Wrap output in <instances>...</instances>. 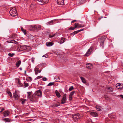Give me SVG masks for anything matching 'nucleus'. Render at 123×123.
Here are the masks:
<instances>
[{
  "label": "nucleus",
  "instance_id": "nucleus-12",
  "mask_svg": "<svg viewBox=\"0 0 123 123\" xmlns=\"http://www.w3.org/2000/svg\"><path fill=\"white\" fill-rule=\"evenodd\" d=\"M36 7L35 4L34 3H33L31 5L30 8V9L33 10L36 8Z\"/></svg>",
  "mask_w": 123,
  "mask_h": 123
},
{
  "label": "nucleus",
  "instance_id": "nucleus-31",
  "mask_svg": "<svg viewBox=\"0 0 123 123\" xmlns=\"http://www.w3.org/2000/svg\"><path fill=\"white\" fill-rule=\"evenodd\" d=\"M27 100L26 99H23L21 100V104H24L26 101Z\"/></svg>",
  "mask_w": 123,
  "mask_h": 123
},
{
  "label": "nucleus",
  "instance_id": "nucleus-60",
  "mask_svg": "<svg viewBox=\"0 0 123 123\" xmlns=\"http://www.w3.org/2000/svg\"><path fill=\"white\" fill-rule=\"evenodd\" d=\"M11 43H13V42H11Z\"/></svg>",
  "mask_w": 123,
  "mask_h": 123
},
{
  "label": "nucleus",
  "instance_id": "nucleus-4",
  "mask_svg": "<svg viewBox=\"0 0 123 123\" xmlns=\"http://www.w3.org/2000/svg\"><path fill=\"white\" fill-rule=\"evenodd\" d=\"M93 47L92 46L88 50L86 53L84 55L85 56H88L90 55L92 51Z\"/></svg>",
  "mask_w": 123,
  "mask_h": 123
},
{
  "label": "nucleus",
  "instance_id": "nucleus-8",
  "mask_svg": "<svg viewBox=\"0 0 123 123\" xmlns=\"http://www.w3.org/2000/svg\"><path fill=\"white\" fill-rule=\"evenodd\" d=\"M39 66L36 67L35 69V74L36 75H37L38 73H40L41 72V69L38 68Z\"/></svg>",
  "mask_w": 123,
  "mask_h": 123
},
{
  "label": "nucleus",
  "instance_id": "nucleus-58",
  "mask_svg": "<svg viewBox=\"0 0 123 123\" xmlns=\"http://www.w3.org/2000/svg\"><path fill=\"white\" fill-rule=\"evenodd\" d=\"M103 43H104V42L103 41V42H102V43L103 44Z\"/></svg>",
  "mask_w": 123,
  "mask_h": 123
},
{
  "label": "nucleus",
  "instance_id": "nucleus-10",
  "mask_svg": "<svg viewBox=\"0 0 123 123\" xmlns=\"http://www.w3.org/2000/svg\"><path fill=\"white\" fill-rule=\"evenodd\" d=\"M66 99V94H65L64 95L63 98L61 100V103L62 104H63L65 103Z\"/></svg>",
  "mask_w": 123,
  "mask_h": 123
},
{
  "label": "nucleus",
  "instance_id": "nucleus-48",
  "mask_svg": "<svg viewBox=\"0 0 123 123\" xmlns=\"http://www.w3.org/2000/svg\"><path fill=\"white\" fill-rule=\"evenodd\" d=\"M69 99L70 100H71L72 99V96H70L69 95Z\"/></svg>",
  "mask_w": 123,
  "mask_h": 123
},
{
  "label": "nucleus",
  "instance_id": "nucleus-3",
  "mask_svg": "<svg viewBox=\"0 0 123 123\" xmlns=\"http://www.w3.org/2000/svg\"><path fill=\"white\" fill-rule=\"evenodd\" d=\"M38 97H37V96L34 93L30 98V101L32 102H35L38 99Z\"/></svg>",
  "mask_w": 123,
  "mask_h": 123
},
{
  "label": "nucleus",
  "instance_id": "nucleus-18",
  "mask_svg": "<svg viewBox=\"0 0 123 123\" xmlns=\"http://www.w3.org/2000/svg\"><path fill=\"white\" fill-rule=\"evenodd\" d=\"M86 67L89 69H91L93 68V66L90 63H88L86 65Z\"/></svg>",
  "mask_w": 123,
  "mask_h": 123
},
{
  "label": "nucleus",
  "instance_id": "nucleus-44",
  "mask_svg": "<svg viewBox=\"0 0 123 123\" xmlns=\"http://www.w3.org/2000/svg\"><path fill=\"white\" fill-rule=\"evenodd\" d=\"M59 106L60 105H58L57 104H55L54 105V106L55 107H57Z\"/></svg>",
  "mask_w": 123,
  "mask_h": 123
},
{
  "label": "nucleus",
  "instance_id": "nucleus-7",
  "mask_svg": "<svg viewBox=\"0 0 123 123\" xmlns=\"http://www.w3.org/2000/svg\"><path fill=\"white\" fill-rule=\"evenodd\" d=\"M38 1L39 4H42V3H47L49 2V0H37Z\"/></svg>",
  "mask_w": 123,
  "mask_h": 123
},
{
  "label": "nucleus",
  "instance_id": "nucleus-24",
  "mask_svg": "<svg viewBox=\"0 0 123 123\" xmlns=\"http://www.w3.org/2000/svg\"><path fill=\"white\" fill-rule=\"evenodd\" d=\"M76 26H77V27H78L79 28L80 27H84V26L83 25H82L80 24L79 23H75Z\"/></svg>",
  "mask_w": 123,
  "mask_h": 123
},
{
  "label": "nucleus",
  "instance_id": "nucleus-19",
  "mask_svg": "<svg viewBox=\"0 0 123 123\" xmlns=\"http://www.w3.org/2000/svg\"><path fill=\"white\" fill-rule=\"evenodd\" d=\"M46 44L47 46H51L53 45V43L51 42H47L46 43Z\"/></svg>",
  "mask_w": 123,
  "mask_h": 123
},
{
  "label": "nucleus",
  "instance_id": "nucleus-9",
  "mask_svg": "<svg viewBox=\"0 0 123 123\" xmlns=\"http://www.w3.org/2000/svg\"><path fill=\"white\" fill-rule=\"evenodd\" d=\"M80 117V114L79 113L74 115L73 117V118L76 120L79 119Z\"/></svg>",
  "mask_w": 123,
  "mask_h": 123
},
{
  "label": "nucleus",
  "instance_id": "nucleus-5",
  "mask_svg": "<svg viewBox=\"0 0 123 123\" xmlns=\"http://www.w3.org/2000/svg\"><path fill=\"white\" fill-rule=\"evenodd\" d=\"M13 97L15 100H17L20 97V95L17 94L16 92L14 93L13 94Z\"/></svg>",
  "mask_w": 123,
  "mask_h": 123
},
{
  "label": "nucleus",
  "instance_id": "nucleus-41",
  "mask_svg": "<svg viewBox=\"0 0 123 123\" xmlns=\"http://www.w3.org/2000/svg\"><path fill=\"white\" fill-rule=\"evenodd\" d=\"M16 80L18 83H20V81L18 78H16Z\"/></svg>",
  "mask_w": 123,
  "mask_h": 123
},
{
  "label": "nucleus",
  "instance_id": "nucleus-30",
  "mask_svg": "<svg viewBox=\"0 0 123 123\" xmlns=\"http://www.w3.org/2000/svg\"><path fill=\"white\" fill-rule=\"evenodd\" d=\"M27 93L28 98H30V96L32 94V91L27 92Z\"/></svg>",
  "mask_w": 123,
  "mask_h": 123
},
{
  "label": "nucleus",
  "instance_id": "nucleus-21",
  "mask_svg": "<svg viewBox=\"0 0 123 123\" xmlns=\"http://www.w3.org/2000/svg\"><path fill=\"white\" fill-rule=\"evenodd\" d=\"M80 79L81 80L82 82L84 83H86V80H85V78L82 77H80Z\"/></svg>",
  "mask_w": 123,
  "mask_h": 123
},
{
  "label": "nucleus",
  "instance_id": "nucleus-23",
  "mask_svg": "<svg viewBox=\"0 0 123 123\" xmlns=\"http://www.w3.org/2000/svg\"><path fill=\"white\" fill-rule=\"evenodd\" d=\"M65 41V38H62L60 40L59 43L60 44H62L64 43Z\"/></svg>",
  "mask_w": 123,
  "mask_h": 123
},
{
  "label": "nucleus",
  "instance_id": "nucleus-54",
  "mask_svg": "<svg viewBox=\"0 0 123 123\" xmlns=\"http://www.w3.org/2000/svg\"><path fill=\"white\" fill-rule=\"evenodd\" d=\"M111 114L109 115V117H110L112 118V117H111Z\"/></svg>",
  "mask_w": 123,
  "mask_h": 123
},
{
  "label": "nucleus",
  "instance_id": "nucleus-1",
  "mask_svg": "<svg viewBox=\"0 0 123 123\" xmlns=\"http://www.w3.org/2000/svg\"><path fill=\"white\" fill-rule=\"evenodd\" d=\"M31 48L29 46H27L25 45L20 46L18 48V50L19 51L25 50L26 51H29L31 50Z\"/></svg>",
  "mask_w": 123,
  "mask_h": 123
},
{
  "label": "nucleus",
  "instance_id": "nucleus-42",
  "mask_svg": "<svg viewBox=\"0 0 123 123\" xmlns=\"http://www.w3.org/2000/svg\"><path fill=\"white\" fill-rule=\"evenodd\" d=\"M73 89V86H71L69 89L68 91H72Z\"/></svg>",
  "mask_w": 123,
  "mask_h": 123
},
{
  "label": "nucleus",
  "instance_id": "nucleus-55",
  "mask_svg": "<svg viewBox=\"0 0 123 123\" xmlns=\"http://www.w3.org/2000/svg\"><path fill=\"white\" fill-rule=\"evenodd\" d=\"M19 68L20 70L21 71L22 70V68L21 67Z\"/></svg>",
  "mask_w": 123,
  "mask_h": 123
},
{
  "label": "nucleus",
  "instance_id": "nucleus-15",
  "mask_svg": "<svg viewBox=\"0 0 123 123\" xmlns=\"http://www.w3.org/2000/svg\"><path fill=\"white\" fill-rule=\"evenodd\" d=\"M2 120L5 122H9L12 121L11 120L8 118H4L2 119Z\"/></svg>",
  "mask_w": 123,
  "mask_h": 123
},
{
  "label": "nucleus",
  "instance_id": "nucleus-46",
  "mask_svg": "<svg viewBox=\"0 0 123 123\" xmlns=\"http://www.w3.org/2000/svg\"><path fill=\"white\" fill-rule=\"evenodd\" d=\"M34 59H35L33 57L32 58H31L32 62V63H34Z\"/></svg>",
  "mask_w": 123,
  "mask_h": 123
},
{
  "label": "nucleus",
  "instance_id": "nucleus-47",
  "mask_svg": "<svg viewBox=\"0 0 123 123\" xmlns=\"http://www.w3.org/2000/svg\"><path fill=\"white\" fill-rule=\"evenodd\" d=\"M55 35V34L53 35L52 36L51 35H50L49 36V38H51L53 37L54 35Z\"/></svg>",
  "mask_w": 123,
  "mask_h": 123
},
{
  "label": "nucleus",
  "instance_id": "nucleus-26",
  "mask_svg": "<svg viewBox=\"0 0 123 123\" xmlns=\"http://www.w3.org/2000/svg\"><path fill=\"white\" fill-rule=\"evenodd\" d=\"M21 29L25 35H26L27 34L26 30L24 29L22 27H21Z\"/></svg>",
  "mask_w": 123,
  "mask_h": 123
},
{
  "label": "nucleus",
  "instance_id": "nucleus-16",
  "mask_svg": "<svg viewBox=\"0 0 123 123\" xmlns=\"http://www.w3.org/2000/svg\"><path fill=\"white\" fill-rule=\"evenodd\" d=\"M90 114L91 115L94 117H97L98 116V114L95 112H92L90 113Z\"/></svg>",
  "mask_w": 123,
  "mask_h": 123
},
{
  "label": "nucleus",
  "instance_id": "nucleus-13",
  "mask_svg": "<svg viewBox=\"0 0 123 123\" xmlns=\"http://www.w3.org/2000/svg\"><path fill=\"white\" fill-rule=\"evenodd\" d=\"M116 87L118 89H122L123 88V86L120 83H118L116 85Z\"/></svg>",
  "mask_w": 123,
  "mask_h": 123
},
{
  "label": "nucleus",
  "instance_id": "nucleus-35",
  "mask_svg": "<svg viewBox=\"0 0 123 123\" xmlns=\"http://www.w3.org/2000/svg\"><path fill=\"white\" fill-rule=\"evenodd\" d=\"M26 80L27 81H30L32 80V79L31 77H28L27 79H26Z\"/></svg>",
  "mask_w": 123,
  "mask_h": 123
},
{
  "label": "nucleus",
  "instance_id": "nucleus-40",
  "mask_svg": "<svg viewBox=\"0 0 123 123\" xmlns=\"http://www.w3.org/2000/svg\"><path fill=\"white\" fill-rule=\"evenodd\" d=\"M33 25V31H36V25Z\"/></svg>",
  "mask_w": 123,
  "mask_h": 123
},
{
  "label": "nucleus",
  "instance_id": "nucleus-51",
  "mask_svg": "<svg viewBox=\"0 0 123 123\" xmlns=\"http://www.w3.org/2000/svg\"><path fill=\"white\" fill-rule=\"evenodd\" d=\"M4 110V108H3L2 109H1V111H0V112H2V111Z\"/></svg>",
  "mask_w": 123,
  "mask_h": 123
},
{
  "label": "nucleus",
  "instance_id": "nucleus-28",
  "mask_svg": "<svg viewBox=\"0 0 123 123\" xmlns=\"http://www.w3.org/2000/svg\"><path fill=\"white\" fill-rule=\"evenodd\" d=\"M53 20H52L49 22H47L46 23L47 25H49L52 24L53 23Z\"/></svg>",
  "mask_w": 123,
  "mask_h": 123
},
{
  "label": "nucleus",
  "instance_id": "nucleus-25",
  "mask_svg": "<svg viewBox=\"0 0 123 123\" xmlns=\"http://www.w3.org/2000/svg\"><path fill=\"white\" fill-rule=\"evenodd\" d=\"M36 31L40 30L41 29V27L40 25H36Z\"/></svg>",
  "mask_w": 123,
  "mask_h": 123
},
{
  "label": "nucleus",
  "instance_id": "nucleus-59",
  "mask_svg": "<svg viewBox=\"0 0 123 123\" xmlns=\"http://www.w3.org/2000/svg\"><path fill=\"white\" fill-rule=\"evenodd\" d=\"M104 18H106V17H104Z\"/></svg>",
  "mask_w": 123,
  "mask_h": 123
},
{
  "label": "nucleus",
  "instance_id": "nucleus-6",
  "mask_svg": "<svg viewBox=\"0 0 123 123\" xmlns=\"http://www.w3.org/2000/svg\"><path fill=\"white\" fill-rule=\"evenodd\" d=\"M34 94L37 96V97L38 96L41 97L42 96V92L40 90H39L36 91Z\"/></svg>",
  "mask_w": 123,
  "mask_h": 123
},
{
  "label": "nucleus",
  "instance_id": "nucleus-56",
  "mask_svg": "<svg viewBox=\"0 0 123 123\" xmlns=\"http://www.w3.org/2000/svg\"><path fill=\"white\" fill-rule=\"evenodd\" d=\"M47 57L46 56H45V55H44L43 56H42V57Z\"/></svg>",
  "mask_w": 123,
  "mask_h": 123
},
{
  "label": "nucleus",
  "instance_id": "nucleus-17",
  "mask_svg": "<svg viewBox=\"0 0 123 123\" xmlns=\"http://www.w3.org/2000/svg\"><path fill=\"white\" fill-rule=\"evenodd\" d=\"M21 63V61L20 60H19L16 62V66L17 67H19Z\"/></svg>",
  "mask_w": 123,
  "mask_h": 123
},
{
  "label": "nucleus",
  "instance_id": "nucleus-34",
  "mask_svg": "<svg viewBox=\"0 0 123 123\" xmlns=\"http://www.w3.org/2000/svg\"><path fill=\"white\" fill-rule=\"evenodd\" d=\"M54 83L53 82H50L49 83L47 86H52L54 85Z\"/></svg>",
  "mask_w": 123,
  "mask_h": 123
},
{
  "label": "nucleus",
  "instance_id": "nucleus-32",
  "mask_svg": "<svg viewBox=\"0 0 123 123\" xmlns=\"http://www.w3.org/2000/svg\"><path fill=\"white\" fill-rule=\"evenodd\" d=\"M107 88L109 91H112L113 90V89L111 87H107Z\"/></svg>",
  "mask_w": 123,
  "mask_h": 123
},
{
  "label": "nucleus",
  "instance_id": "nucleus-20",
  "mask_svg": "<svg viewBox=\"0 0 123 123\" xmlns=\"http://www.w3.org/2000/svg\"><path fill=\"white\" fill-rule=\"evenodd\" d=\"M55 93L56 94V95L58 98L60 97L61 96V95L59 92L57 90H56L55 91Z\"/></svg>",
  "mask_w": 123,
  "mask_h": 123
},
{
  "label": "nucleus",
  "instance_id": "nucleus-22",
  "mask_svg": "<svg viewBox=\"0 0 123 123\" xmlns=\"http://www.w3.org/2000/svg\"><path fill=\"white\" fill-rule=\"evenodd\" d=\"M96 108L97 111H102L103 109L102 107L100 106H97L96 107Z\"/></svg>",
  "mask_w": 123,
  "mask_h": 123
},
{
  "label": "nucleus",
  "instance_id": "nucleus-50",
  "mask_svg": "<svg viewBox=\"0 0 123 123\" xmlns=\"http://www.w3.org/2000/svg\"><path fill=\"white\" fill-rule=\"evenodd\" d=\"M103 18V16H101V17H99V18H98V19L99 20H100L101 18Z\"/></svg>",
  "mask_w": 123,
  "mask_h": 123
},
{
  "label": "nucleus",
  "instance_id": "nucleus-37",
  "mask_svg": "<svg viewBox=\"0 0 123 123\" xmlns=\"http://www.w3.org/2000/svg\"><path fill=\"white\" fill-rule=\"evenodd\" d=\"M24 84L25 87H26L29 86V84L28 83H26L25 82H24Z\"/></svg>",
  "mask_w": 123,
  "mask_h": 123
},
{
  "label": "nucleus",
  "instance_id": "nucleus-11",
  "mask_svg": "<svg viewBox=\"0 0 123 123\" xmlns=\"http://www.w3.org/2000/svg\"><path fill=\"white\" fill-rule=\"evenodd\" d=\"M57 3L59 5H63L64 4V0H57Z\"/></svg>",
  "mask_w": 123,
  "mask_h": 123
},
{
  "label": "nucleus",
  "instance_id": "nucleus-2",
  "mask_svg": "<svg viewBox=\"0 0 123 123\" xmlns=\"http://www.w3.org/2000/svg\"><path fill=\"white\" fill-rule=\"evenodd\" d=\"M9 12L10 15L12 17H14L17 15L16 8H15L11 9Z\"/></svg>",
  "mask_w": 123,
  "mask_h": 123
},
{
  "label": "nucleus",
  "instance_id": "nucleus-45",
  "mask_svg": "<svg viewBox=\"0 0 123 123\" xmlns=\"http://www.w3.org/2000/svg\"><path fill=\"white\" fill-rule=\"evenodd\" d=\"M42 79L44 81H46L47 80V79L46 77H43V78Z\"/></svg>",
  "mask_w": 123,
  "mask_h": 123
},
{
  "label": "nucleus",
  "instance_id": "nucleus-53",
  "mask_svg": "<svg viewBox=\"0 0 123 123\" xmlns=\"http://www.w3.org/2000/svg\"><path fill=\"white\" fill-rule=\"evenodd\" d=\"M120 96V97L123 99V95H121Z\"/></svg>",
  "mask_w": 123,
  "mask_h": 123
},
{
  "label": "nucleus",
  "instance_id": "nucleus-14",
  "mask_svg": "<svg viewBox=\"0 0 123 123\" xmlns=\"http://www.w3.org/2000/svg\"><path fill=\"white\" fill-rule=\"evenodd\" d=\"M10 113L9 111H6L3 112L4 116V117H6L8 116Z\"/></svg>",
  "mask_w": 123,
  "mask_h": 123
},
{
  "label": "nucleus",
  "instance_id": "nucleus-49",
  "mask_svg": "<svg viewBox=\"0 0 123 123\" xmlns=\"http://www.w3.org/2000/svg\"><path fill=\"white\" fill-rule=\"evenodd\" d=\"M84 29H80V30H78V31L79 32H81V31H83V30Z\"/></svg>",
  "mask_w": 123,
  "mask_h": 123
},
{
  "label": "nucleus",
  "instance_id": "nucleus-62",
  "mask_svg": "<svg viewBox=\"0 0 123 123\" xmlns=\"http://www.w3.org/2000/svg\"><path fill=\"white\" fill-rule=\"evenodd\" d=\"M1 109V108L0 107V109Z\"/></svg>",
  "mask_w": 123,
  "mask_h": 123
},
{
  "label": "nucleus",
  "instance_id": "nucleus-43",
  "mask_svg": "<svg viewBox=\"0 0 123 123\" xmlns=\"http://www.w3.org/2000/svg\"><path fill=\"white\" fill-rule=\"evenodd\" d=\"M8 94L10 96V97L11 98H12V95L11 94V92H8Z\"/></svg>",
  "mask_w": 123,
  "mask_h": 123
},
{
  "label": "nucleus",
  "instance_id": "nucleus-57",
  "mask_svg": "<svg viewBox=\"0 0 123 123\" xmlns=\"http://www.w3.org/2000/svg\"><path fill=\"white\" fill-rule=\"evenodd\" d=\"M68 19H62V20H67Z\"/></svg>",
  "mask_w": 123,
  "mask_h": 123
},
{
  "label": "nucleus",
  "instance_id": "nucleus-27",
  "mask_svg": "<svg viewBox=\"0 0 123 123\" xmlns=\"http://www.w3.org/2000/svg\"><path fill=\"white\" fill-rule=\"evenodd\" d=\"M74 25H75V26H74L73 27H71L70 28H69V30H74L75 28L77 27V26H76L75 23V24Z\"/></svg>",
  "mask_w": 123,
  "mask_h": 123
},
{
  "label": "nucleus",
  "instance_id": "nucleus-38",
  "mask_svg": "<svg viewBox=\"0 0 123 123\" xmlns=\"http://www.w3.org/2000/svg\"><path fill=\"white\" fill-rule=\"evenodd\" d=\"M14 55V54L13 53L11 54L10 53H9L8 54V55L11 57H13Z\"/></svg>",
  "mask_w": 123,
  "mask_h": 123
},
{
  "label": "nucleus",
  "instance_id": "nucleus-39",
  "mask_svg": "<svg viewBox=\"0 0 123 123\" xmlns=\"http://www.w3.org/2000/svg\"><path fill=\"white\" fill-rule=\"evenodd\" d=\"M75 93V91H73L72 92H71L70 94V96H72V95L74 94Z\"/></svg>",
  "mask_w": 123,
  "mask_h": 123
},
{
  "label": "nucleus",
  "instance_id": "nucleus-29",
  "mask_svg": "<svg viewBox=\"0 0 123 123\" xmlns=\"http://www.w3.org/2000/svg\"><path fill=\"white\" fill-rule=\"evenodd\" d=\"M16 36V35L15 34H13L10 36V37L12 38H15Z\"/></svg>",
  "mask_w": 123,
  "mask_h": 123
},
{
  "label": "nucleus",
  "instance_id": "nucleus-52",
  "mask_svg": "<svg viewBox=\"0 0 123 123\" xmlns=\"http://www.w3.org/2000/svg\"><path fill=\"white\" fill-rule=\"evenodd\" d=\"M76 21V20H74L72 21L71 23H73L75 21Z\"/></svg>",
  "mask_w": 123,
  "mask_h": 123
},
{
  "label": "nucleus",
  "instance_id": "nucleus-36",
  "mask_svg": "<svg viewBox=\"0 0 123 123\" xmlns=\"http://www.w3.org/2000/svg\"><path fill=\"white\" fill-rule=\"evenodd\" d=\"M28 29L30 30L33 31V25H30L29 26Z\"/></svg>",
  "mask_w": 123,
  "mask_h": 123
},
{
  "label": "nucleus",
  "instance_id": "nucleus-33",
  "mask_svg": "<svg viewBox=\"0 0 123 123\" xmlns=\"http://www.w3.org/2000/svg\"><path fill=\"white\" fill-rule=\"evenodd\" d=\"M78 32H79L77 30V31H76L72 33H71V35H74L76 34Z\"/></svg>",
  "mask_w": 123,
  "mask_h": 123
},
{
  "label": "nucleus",
  "instance_id": "nucleus-61",
  "mask_svg": "<svg viewBox=\"0 0 123 123\" xmlns=\"http://www.w3.org/2000/svg\"><path fill=\"white\" fill-rule=\"evenodd\" d=\"M26 72V71H25V72Z\"/></svg>",
  "mask_w": 123,
  "mask_h": 123
}]
</instances>
